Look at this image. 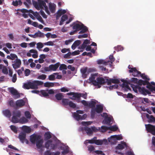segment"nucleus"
Listing matches in <instances>:
<instances>
[{"label":"nucleus","instance_id":"nucleus-1","mask_svg":"<svg viewBox=\"0 0 155 155\" xmlns=\"http://www.w3.org/2000/svg\"><path fill=\"white\" fill-rule=\"evenodd\" d=\"M80 23H77L75 22H73L72 25V28L75 30V31H78L81 30L79 32V34H82L88 31L87 27L84 26L83 24L81 22H79Z\"/></svg>","mask_w":155,"mask_h":155},{"label":"nucleus","instance_id":"nucleus-2","mask_svg":"<svg viewBox=\"0 0 155 155\" xmlns=\"http://www.w3.org/2000/svg\"><path fill=\"white\" fill-rule=\"evenodd\" d=\"M38 1L37 2L34 0H32L33 4L35 7L38 10H39L40 8H42L43 7H44L46 12L48 15H50V12L45 2L42 0H38Z\"/></svg>","mask_w":155,"mask_h":155},{"label":"nucleus","instance_id":"nucleus-3","mask_svg":"<svg viewBox=\"0 0 155 155\" xmlns=\"http://www.w3.org/2000/svg\"><path fill=\"white\" fill-rule=\"evenodd\" d=\"M67 94L68 95H72V97H70L69 98L72 100H75L77 99V102L78 103L80 102V100L81 97L84 99H86L87 96L86 93L83 94L80 93L71 92L68 93Z\"/></svg>","mask_w":155,"mask_h":155},{"label":"nucleus","instance_id":"nucleus-4","mask_svg":"<svg viewBox=\"0 0 155 155\" xmlns=\"http://www.w3.org/2000/svg\"><path fill=\"white\" fill-rule=\"evenodd\" d=\"M13 116L12 117V121L13 123H16L19 122L18 118L21 115V112L19 110H14L13 112Z\"/></svg>","mask_w":155,"mask_h":155},{"label":"nucleus","instance_id":"nucleus-5","mask_svg":"<svg viewBox=\"0 0 155 155\" xmlns=\"http://www.w3.org/2000/svg\"><path fill=\"white\" fill-rule=\"evenodd\" d=\"M43 83L41 81H34L32 82H30V86L31 89H37L38 86L42 85Z\"/></svg>","mask_w":155,"mask_h":155},{"label":"nucleus","instance_id":"nucleus-6","mask_svg":"<svg viewBox=\"0 0 155 155\" xmlns=\"http://www.w3.org/2000/svg\"><path fill=\"white\" fill-rule=\"evenodd\" d=\"M145 126L148 132L150 133L153 135H155V126L149 124H145Z\"/></svg>","mask_w":155,"mask_h":155},{"label":"nucleus","instance_id":"nucleus-7","mask_svg":"<svg viewBox=\"0 0 155 155\" xmlns=\"http://www.w3.org/2000/svg\"><path fill=\"white\" fill-rule=\"evenodd\" d=\"M41 138V137L40 135L33 134L30 136V141L32 144H35L38 140Z\"/></svg>","mask_w":155,"mask_h":155},{"label":"nucleus","instance_id":"nucleus-8","mask_svg":"<svg viewBox=\"0 0 155 155\" xmlns=\"http://www.w3.org/2000/svg\"><path fill=\"white\" fill-rule=\"evenodd\" d=\"M18 138L22 143H23L25 141L27 143H28V141L26 138V134L25 132H21L19 135Z\"/></svg>","mask_w":155,"mask_h":155},{"label":"nucleus","instance_id":"nucleus-9","mask_svg":"<svg viewBox=\"0 0 155 155\" xmlns=\"http://www.w3.org/2000/svg\"><path fill=\"white\" fill-rule=\"evenodd\" d=\"M96 82L95 86H98V88H100L101 86L99 85L104 84L106 83V79L103 77H98L96 78Z\"/></svg>","mask_w":155,"mask_h":155},{"label":"nucleus","instance_id":"nucleus-10","mask_svg":"<svg viewBox=\"0 0 155 155\" xmlns=\"http://www.w3.org/2000/svg\"><path fill=\"white\" fill-rule=\"evenodd\" d=\"M133 79L134 81L137 83L138 85H135L132 84L131 85V87L132 88L133 90L134 91V92H137V90H139V88L140 87L139 86L140 85L138 84L137 83V82H138V81L139 80H138L136 78H133Z\"/></svg>","mask_w":155,"mask_h":155},{"label":"nucleus","instance_id":"nucleus-11","mask_svg":"<svg viewBox=\"0 0 155 155\" xmlns=\"http://www.w3.org/2000/svg\"><path fill=\"white\" fill-rule=\"evenodd\" d=\"M13 62L14 63L12 64V65L13 68L15 69L19 68L21 63V60L18 58L16 59Z\"/></svg>","mask_w":155,"mask_h":155},{"label":"nucleus","instance_id":"nucleus-12","mask_svg":"<svg viewBox=\"0 0 155 155\" xmlns=\"http://www.w3.org/2000/svg\"><path fill=\"white\" fill-rule=\"evenodd\" d=\"M129 72L132 73V75L134 77H139L141 72L137 70L136 68H133L129 70Z\"/></svg>","mask_w":155,"mask_h":155},{"label":"nucleus","instance_id":"nucleus-13","mask_svg":"<svg viewBox=\"0 0 155 155\" xmlns=\"http://www.w3.org/2000/svg\"><path fill=\"white\" fill-rule=\"evenodd\" d=\"M9 92L13 95L17 96V98L20 97L19 93L18 91L13 87H10L8 88Z\"/></svg>","mask_w":155,"mask_h":155},{"label":"nucleus","instance_id":"nucleus-14","mask_svg":"<svg viewBox=\"0 0 155 155\" xmlns=\"http://www.w3.org/2000/svg\"><path fill=\"white\" fill-rule=\"evenodd\" d=\"M138 91L141 94L144 95H146L147 94H151L150 92L144 87H140Z\"/></svg>","mask_w":155,"mask_h":155},{"label":"nucleus","instance_id":"nucleus-15","mask_svg":"<svg viewBox=\"0 0 155 155\" xmlns=\"http://www.w3.org/2000/svg\"><path fill=\"white\" fill-rule=\"evenodd\" d=\"M96 112L98 114L101 113L103 111V106L101 104H97L96 106V107L94 109Z\"/></svg>","mask_w":155,"mask_h":155},{"label":"nucleus","instance_id":"nucleus-16","mask_svg":"<svg viewBox=\"0 0 155 155\" xmlns=\"http://www.w3.org/2000/svg\"><path fill=\"white\" fill-rule=\"evenodd\" d=\"M60 65L59 63L58 62L54 64H51L49 66V70L55 71L58 68Z\"/></svg>","mask_w":155,"mask_h":155},{"label":"nucleus","instance_id":"nucleus-17","mask_svg":"<svg viewBox=\"0 0 155 155\" xmlns=\"http://www.w3.org/2000/svg\"><path fill=\"white\" fill-rule=\"evenodd\" d=\"M107 143V141L106 139H104L103 140H96L95 143L97 145H101L103 143L105 144H106Z\"/></svg>","mask_w":155,"mask_h":155},{"label":"nucleus","instance_id":"nucleus-18","mask_svg":"<svg viewBox=\"0 0 155 155\" xmlns=\"http://www.w3.org/2000/svg\"><path fill=\"white\" fill-rule=\"evenodd\" d=\"M146 117L148 119V122L150 123H152L153 122H155V118L152 115H150L148 114H146Z\"/></svg>","mask_w":155,"mask_h":155},{"label":"nucleus","instance_id":"nucleus-19","mask_svg":"<svg viewBox=\"0 0 155 155\" xmlns=\"http://www.w3.org/2000/svg\"><path fill=\"white\" fill-rule=\"evenodd\" d=\"M25 104V101L22 99L18 100L16 102V105L18 107H21L24 106Z\"/></svg>","mask_w":155,"mask_h":155},{"label":"nucleus","instance_id":"nucleus-20","mask_svg":"<svg viewBox=\"0 0 155 155\" xmlns=\"http://www.w3.org/2000/svg\"><path fill=\"white\" fill-rule=\"evenodd\" d=\"M33 15L39 21L43 24L44 23V21L38 13L36 12L33 14Z\"/></svg>","mask_w":155,"mask_h":155},{"label":"nucleus","instance_id":"nucleus-21","mask_svg":"<svg viewBox=\"0 0 155 155\" xmlns=\"http://www.w3.org/2000/svg\"><path fill=\"white\" fill-rule=\"evenodd\" d=\"M43 142V140L41 138L37 141L36 142V146L38 148L41 149L42 147Z\"/></svg>","mask_w":155,"mask_h":155},{"label":"nucleus","instance_id":"nucleus-22","mask_svg":"<svg viewBox=\"0 0 155 155\" xmlns=\"http://www.w3.org/2000/svg\"><path fill=\"white\" fill-rule=\"evenodd\" d=\"M3 114L6 117L10 118L11 116V113L10 110L6 109L3 111Z\"/></svg>","mask_w":155,"mask_h":155},{"label":"nucleus","instance_id":"nucleus-23","mask_svg":"<svg viewBox=\"0 0 155 155\" xmlns=\"http://www.w3.org/2000/svg\"><path fill=\"white\" fill-rule=\"evenodd\" d=\"M127 145L126 143L124 142H121V144H119L116 147L117 149L122 150L124 148V147H127Z\"/></svg>","mask_w":155,"mask_h":155},{"label":"nucleus","instance_id":"nucleus-24","mask_svg":"<svg viewBox=\"0 0 155 155\" xmlns=\"http://www.w3.org/2000/svg\"><path fill=\"white\" fill-rule=\"evenodd\" d=\"M47 91L45 90H41L40 91V94L39 95L41 96H42L44 97H46L49 96V94Z\"/></svg>","mask_w":155,"mask_h":155},{"label":"nucleus","instance_id":"nucleus-25","mask_svg":"<svg viewBox=\"0 0 155 155\" xmlns=\"http://www.w3.org/2000/svg\"><path fill=\"white\" fill-rule=\"evenodd\" d=\"M68 19V16L66 15H63L61 17V21L60 22L59 25H62L63 24V22Z\"/></svg>","mask_w":155,"mask_h":155},{"label":"nucleus","instance_id":"nucleus-26","mask_svg":"<svg viewBox=\"0 0 155 155\" xmlns=\"http://www.w3.org/2000/svg\"><path fill=\"white\" fill-rule=\"evenodd\" d=\"M52 136L49 132H45L44 134V137L45 140H49Z\"/></svg>","mask_w":155,"mask_h":155},{"label":"nucleus","instance_id":"nucleus-27","mask_svg":"<svg viewBox=\"0 0 155 155\" xmlns=\"http://www.w3.org/2000/svg\"><path fill=\"white\" fill-rule=\"evenodd\" d=\"M55 4H52L51 3L49 4V8L52 13H54L55 12Z\"/></svg>","mask_w":155,"mask_h":155},{"label":"nucleus","instance_id":"nucleus-28","mask_svg":"<svg viewBox=\"0 0 155 155\" xmlns=\"http://www.w3.org/2000/svg\"><path fill=\"white\" fill-rule=\"evenodd\" d=\"M55 97L58 100L60 101L64 97V96L62 93H58L55 95Z\"/></svg>","mask_w":155,"mask_h":155},{"label":"nucleus","instance_id":"nucleus-29","mask_svg":"<svg viewBox=\"0 0 155 155\" xmlns=\"http://www.w3.org/2000/svg\"><path fill=\"white\" fill-rule=\"evenodd\" d=\"M52 141L51 140H49L47 142H46L45 143V147L48 149H49L50 147L51 146V144L52 143Z\"/></svg>","mask_w":155,"mask_h":155},{"label":"nucleus","instance_id":"nucleus-30","mask_svg":"<svg viewBox=\"0 0 155 155\" xmlns=\"http://www.w3.org/2000/svg\"><path fill=\"white\" fill-rule=\"evenodd\" d=\"M22 4L21 0H19L18 1L16 0L15 1H13L12 2V4L14 6H17L18 5H21Z\"/></svg>","mask_w":155,"mask_h":155},{"label":"nucleus","instance_id":"nucleus-31","mask_svg":"<svg viewBox=\"0 0 155 155\" xmlns=\"http://www.w3.org/2000/svg\"><path fill=\"white\" fill-rule=\"evenodd\" d=\"M22 129L25 132L27 133H30L31 131L30 128L27 126H23L22 127Z\"/></svg>","mask_w":155,"mask_h":155},{"label":"nucleus","instance_id":"nucleus-32","mask_svg":"<svg viewBox=\"0 0 155 155\" xmlns=\"http://www.w3.org/2000/svg\"><path fill=\"white\" fill-rule=\"evenodd\" d=\"M73 117L78 121L81 120V116L78 114L74 112L73 114Z\"/></svg>","mask_w":155,"mask_h":155},{"label":"nucleus","instance_id":"nucleus-33","mask_svg":"<svg viewBox=\"0 0 155 155\" xmlns=\"http://www.w3.org/2000/svg\"><path fill=\"white\" fill-rule=\"evenodd\" d=\"M84 130L88 134H92V130L91 128H90L87 127H84Z\"/></svg>","mask_w":155,"mask_h":155},{"label":"nucleus","instance_id":"nucleus-34","mask_svg":"<svg viewBox=\"0 0 155 155\" xmlns=\"http://www.w3.org/2000/svg\"><path fill=\"white\" fill-rule=\"evenodd\" d=\"M111 139H115L117 140H121L123 139L122 136L120 135H114L111 136Z\"/></svg>","mask_w":155,"mask_h":155},{"label":"nucleus","instance_id":"nucleus-35","mask_svg":"<svg viewBox=\"0 0 155 155\" xmlns=\"http://www.w3.org/2000/svg\"><path fill=\"white\" fill-rule=\"evenodd\" d=\"M62 103L64 105H68L70 102L69 100L67 98L63 99L62 100Z\"/></svg>","mask_w":155,"mask_h":155},{"label":"nucleus","instance_id":"nucleus-36","mask_svg":"<svg viewBox=\"0 0 155 155\" xmlns=\"http://www.w3.org/2000/svg\"><path fill=\"white\" fill-rule=\"evenodd\" d=\"M109 59L110 60L107 61V63L108 62H110V66L111 67L112 66V64L113 63V62L115 61V59L114 57V56L113 55H110L109 57Z\"/></svg>","mask_w":155,"mask_h":155},{"label":"nucleus","instance_id":"nucleus-37","mask_svg":"<svg viewBox=\"0 0 155 155\" xmlns=\"http://www.w3.org/2000/svg\"><path fill=\"white\" fill-rule=\"evenodd\" d=\"M19 121L23 124L26 123L28 122V120L24 117H22L19 120Z\"/></svg>","mask_w":155,"mask_h":155},{"label":"nucleus","instance_id":"nucleus-38","mask_svg":"<svg viewBox=\"0 0 155 155\" xmlns=\"http://www.w3.org/2000/svg\"><path fill=\"white\" fill-rule=\"evenodd\" d=\"M96 104V102L94 101H91L88 103V107L92 108L95 107Z\"/></svg>","mask_w":155,"mask_h":155},{"label":"nucleus","instance_id":"nucleus-39","mask_svg":"<svg viewBox=\"0 0 155 155\" xmlns=\"http://www.w3.org/2000/svg\"><path fill=\"white\" fill-rule=\"evenodd\" d=\"M111 119L110 117H107L104 118V123L107 124H109L110 122Z\"/></svg>","mask_w":155,"mask_h":155},{"label":"nucleus","instance_id":"nucleus-40","mask_svg":"<svg viewBox=\"0 0 155 155\" xmlns=\"http://www.w3.org/2000/svg\"><path fill=\"white\" fill-rule=\"evenodd\" d=\"M97 62L98 64H103L105 65H107L108 64L107 62L105 61L104 60L102 59H99L97 60Z\"/></svg>","mask_w":155,"mask_h":155},{"label":"nucleus","instance_id":"nucleus-41","mask_svg":"<svg viewBox=\"0 0 155 155\" xmlns=\"http://www.w3.org/2000/svg\"><path fill=\"white\" fill-rule=\"evenodd\" d=\"M44 86L46 87H52L54 86V84L51 82H46L44 83Z\"/></svg>","mask_w":155,"mask_h":155},{"label":"nucleus","instance_id":"nucleus-42","mask_svg":"<svg viewBox=\"0 0 155 155\" xmlns=\"http://www.w3.org/2000/svg\"><path fill=\"white\" fill-rule=\"evenodd\" d=\"M35 36H36V38L39 37H44V35H43V34L40 31H38V32H36L35 33Z\"/></svg>","mask_w":155,"mask_h":155},{"label":"nucleus","instance_id":"nucleus-43","mask_svg":"<svg viewBox=\"0 0 155 155\" xmlns=\"http://www.w3.org/2000/svg\"><path fill=\"white\" fill-rule=\"evenodd\" d=\"M25 0L26 2H24L23 4L27 8H28L29 6V5L31 4V0Z\"/></svg>","mask_w":155,"mask_h":155},{"label":"nucleus","instance_id":"nucleus-44","mask_svg":"<svg viewBox=\"0 0 155 155\" xmlns=\"http://www.w3.org/2000/svg\"><path fill=\"white\" fill-rule=\"evenodd\" d=\"M89 80L94 86H95L96 84H97L96 82L97 80H95V78L94 76H93L91 77L90 78H89Z\"/></svg>","mask_w":155,"mask_h":155},{"label":"nucleus","instance_id":"nucleus-45","mask_svg":"<svg viewBox=\"0 0 155 155\" xmlns=\"http://www.w3.org/2000/svg\"><path fill=\"white\" fill-rule=\"evenodd\" d=\"M118 128L116 125H114L111 127H109V130L112 131H116L118 129Z\"/></svg>","mask_w":155,"mask_h":155},{"label":"nucleus","instance_id":"nucleus-46","mask_svg":"<svg viewBox=\"0 0 155 155\" xmlns=\"http://www.w3.org/2000/svg\"><path fill=\"white\" fill-rule=\"evenodd\" d=\"M68 105L70 107L73 108H74L76 107V104L71 101H70Z\"/></svg>","mask_w":155,"mask_h":155},{"label":"nucleus","instance_id":"nucleus-47","mask_svg":"<svg viewBox=\"0 0 155 155\" xmlns=\"http://www.w3.org/2000/svg\"><path fill=\"white\" fill-rule=\"evenodd\" d=\"M11 129L12 130L14 133H17L18 132L17 129L15 126L14 125H11L10 126Z\"/></svg>","mask_w":155,"mask_h":155},{"label":"nucleus","instance_id":"nucleus-48","mask_svg":"<svg viewBox=\"0 0 155 155\" xmlns=\"http://www.w3.org/2000/svg\"><path fill=\"white\" fill-rule=\"evenodd\" d=\"M140 76L143 79H145L146 81H148L150 80V79L147 77V76L145 75L144 74H140Z\"/></svg>","mask_w":155,"mask_h":155},{"label":"nucleus","instance_id":"nucleus-49","mask_svg":"<svg viewBox=\"0 0 155 155\" xmlns=\"http://www.w3.org/2000/svg\"><path fill=\"white\" fill-rule=\"evenodd\" d=\"M123 49V47L120 45H118L115 47V50L117 51H122Z\"/></svg>","mask_w":155,"mask_h":155},{"label":"nucleus","instance_id":"nucleus-50","mask_svg":"<svg viewBox=\"0 0 155 155\" xmlns=\"http://www.w3.org/2000/svg\"><path fill=\"white\" fill-rule=\"evenodd\" d=\"M30 81L28 82L27 83H25L23 85L24 87L27 89H29L30 88Z\"/></svg>","mask_w":155,"mask_h":155},{"label":"nucleus","instance_id":"nucleus-51","mask_svg":"<svg viewBox=\"0 0 155 155\" xmlns=\"http://www.w3.org/2000/svg\"><path fill=\"white\" fill-rule=\"evenodd\" d=\"M97 137H94L93 139L91 140H87L86 141H87V143L92 144L95 143V141L96 140L95 139H96Z\"/></svg>","mask_w":155,"mask_h":155},{"label":"nucleus","instance_id":"nucleus-52","mask_svg":"<svg viewBox=\"0 0 155 155\" xmlns=\"http://www.w3.org/2000/svg\"><path fill=\"white\" fill-rule=\"evenodd\" d=\"M59 69L60 70H62L63 69L66 70L67 69V67L65 64H62L60 65Z\"/></svg>","mask_w":155,"mask_h":155},{"label":"nucleus","instance_id":"nucleus-53","mask_svg":"<svg viewBox=\"0 0 155 155\" xmlns=\"http://www.w3.org/2000/svg\"><path fill=\"white\" fill-rule=\"evenodd\" d=\"M10 55L11 56V60H14L18 58L17 55L13 54H11Z\"/></svg>","mask_w":155,"mask_h":155},{"label":"nucleus","instance_id":"nucleus-54","mask_svg":"<svg viewBox=\"0 0 155 155\" xmlns=\"http://www.w3.org/2000/svg\"><path fill=\"white\" fill-rule=\"evenodd\" d=\"M25 114L26 117L28 119L31 118V114L28 111H26L25 112Z\"/></svg>","mask_w":155,"mask_h":155},{"label":"nucleus","instance_id":"nucleus-55","mask_svg":"<svg viewBox=\"0 0 155 155\" xmlns=\"http://www.w3.org/2000/svg\"><path fill=\"white\" fill-rule=\"evenodd\" d=\"M46 78V75L45 74H42L39 75L38 78L39 79L45 80Z\"/></svg>","mask_w":155,"mask_h":155},{"label":"nucleus","instance_id":"nucleus-56","mask_svg":"<svg viewBox=\"0 0 155 155\" xmlns=\"http://www.w3.org/2000/svg\"><path fill=\"white\" fill-rule=\"evenodd\" d=\"M95 109H94L92 108L91 111V116L92 118H94L95 115Z\"/></svg>","mask_w":155,"mask_h":155},{"label":"nucleus","instance_id":"nucleus-57","mask_svg":"<svg viewBox=\"0 0 155 155\" xmlns=\"http://www.w3.org/2000/svg\"><path fill=\"white\" fill-rule=\"evenodd\" d=\"M37 48L38 49H40L42 48L43 47V44L41 42L38 43L37 44Z\"/></svg>","mask_w":155,"mask_h":155},{"label":"nucleus","instance_id":"nucleus-58","mask_svg":"<svg viewBox=\"0 0 155 155\" xmlns=\"http://www.w3.org/2000/svg\"><path fill=\"white\" fill-rule=\"evenodd\" d=\"M43 44L46 45L53 46L54 45V43L53 42L51 41H49L44 43Z\"/></svg>","mask_w":155,"mask_h":155},{"label":"nucleus","instance_id":"nucleus-59","mask_svg":"<svg viewBox=\"0 0 155 155\" xmlns=\"http://www.w3.org/2000/svg\"><path fill=\"white\" fill-rule=\"evenodd\" d=\"M88 150L90 152L94 150L95 148L92 145H90L88 146Z\"/></svg>","mask_w":155,"mask_h":155},{"label":"nucleus","instance_id":"nucleus-60","mask_svg":"<svg viewBox=\"0 0 155 155\" xmlns=\"http://www.w3.org/2000/svg\"><path fill=\"white\" fill-rule=\"evenodd\" d=\"M71 55V53L69 52L67 54H65L64 57V58H70V57Z\"/></svg>","mask_w":155,"mask_h":155},{"label":"nucleus","instance_id":"nucleus-61","mask_svg":"<svg viewBox=\"0 0 155 155\" xmlns=\"http://www.w3.org/2000/svg\"><path fill=\"white\" fill-rule=\"evenodd\" d=\"M101 129L102 130L101 131H106L107 130H109V127H107L106 126H103L101 127Z\"/></svg>","mask_w":155,"mask_h":155},{"label":"nucleus","instance_id":"nucleus-62","mask_svg":"<svg viewBox=\"0 0 155 155\" xmlns=\"http://www.w3.org/2000/svg\"><path fill=\"white\" fill-rule=\"evenodd\" d=\"M111 82L114 84H118L120 83V81L117 79H111Z\"/></svg>","mask_w":155,"mask_h":155},{"label":"nucleus","instance_id":"nucleus-63","mask_svg":"<svg viewBox=\"0 0 155 155\" xmlns=\"http://www.w3.org/2000/svg\"><path fill=\"white\" fill-rule=\"evenodd\" d=\"M81 71L83 75L85 74L87 71V68H83L81 69Z\"/></svg>","mask_w":155,"mask_h":155},{"label":"nucleus","instance_id":"nucleus-64","mask_svg":"<svg viewBox=\"0 0 155 155\" xmlns=\"http://www.w3.org/2000/svg\"><path fill=\"white\" fill-rule=\"evenodd\" d=\"M25 76H28L31 73L30 71L28 69H26L25 71Z\"/></svg>","mask_w":155,"mask_h":155}]
</instances>
